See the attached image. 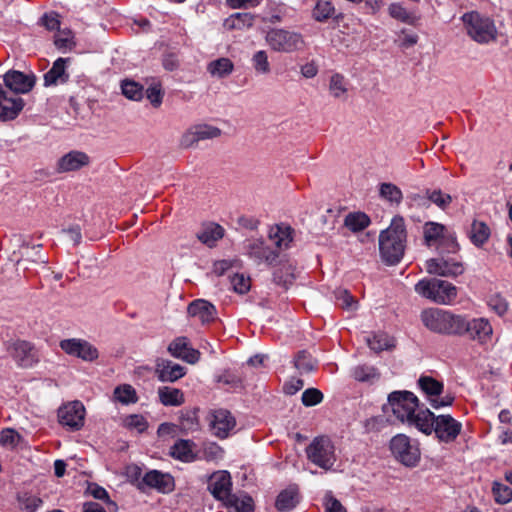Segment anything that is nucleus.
Returning <instances> with one entry per match:
<instances>
[{
    "label": "nucleus",
    "mask_w": 512,
    "mask_h": 512,
    "mask_svg": "<svg viewBox=\"0 0 512 512\" xmlns=\"http://www.w3.org/2000/svg\"><path fill=\"white\" fill-rule=\"evenodd\" d=\"M406 229L402 217H394L390 226L379 235V250L383 261L397 264L404 255Z\"/></svg>",
    "instance_id": "f257e3e1"
},
{
    "label": "nucleus",
    "mask_w": 512,
    "mask_h": 512,
    "mask_svg": "<svg viewBox=\"0 0 512 512\" xmlns=\"http://www.w3.org/2000/svg\"><path fill=\"white\" fill-rule=\"evenodd\" d=\"M423 419H418V430L426 435L435 434L439 442L451 443L456 440L462 430L461 422L449 414L436 416L429 409H424Z\"/></svg>",
    "instance_id": "f03ea898"
},
{
    "label": "nucleus",
    "mask_w": 512,
    "mask_h": 512,
    "mask_svg": "<svg viewBox=\"0 0 512 512\" xmlns=\"http://www.w3.org/2000/svg\"><path fill=\"white\" fill-rule=\"evenodd\" d=\"M418 398L409 391H394L388 396V404L384 410H391L393 415L402 423L414 426L418 429V419H423L424 409H419Z\"/></svg>",
    "instance_id": "7ed1b4c3"
},
{
    "label": "nucleus",
    "mask_w": 512,
    "mask_h": 512,
    "mask_svg": "<svg viewBox=\"0 0 512 512\" xmlns=\"http://www.w3.org/2000/svg\"><path fill=\"white\" fill-rule=\"evenodd\" d=\"M423 325L434 333L457 334L459 332L460 315L439 308H429L421 312Z\"/></svg>",
    "instance_id": "20e7f679"
},
{
    "label": "nucleus",
    "mask_w": 512,
    "mask_h": 512,
    "mask_svg": "<svg viewBox=\"0 0 512 512\" xmlns=\"http://www.w3.org/2000/svg\"><path fill=\"white\" fill-rule=\"evenodd\" d=\"M415 291L425 298L444 305L451 304L457 296L456 286L448 281L436 278L420 280L415 285Z\"/></svg>",
    "instance_id": "39448f33"
},
{
    "label": "nucleus",
    "mask_w": 512,
    "mask_h": 512,
    "mask_svg": "<svg viewBox=\"0 0 512 512\" xmlns=\"http://www.w3.org/2000/svg\"><path fill=\"white\" fill-rule=\"evenodd\" d=\"M467 34L476 42L485 44L496 39L497 29L494 22L476 11L462 16Z\"/></svg>",
    "instance_id": "423d86ee"
},
{
    "label": "nucleus",
    "mask_w": 512,
    "mask_h": 512,
    "mask_svg": "<svg viewBox=\"0 0 512 512\" xmlns=\"http://www.w3.org/2000/svg\"><path fill=\"white\" fill-rule=\"evenodd\" d=\"M265 40L267 45L275 52L293 53L305 47L304 37L301 33L283 28H272L267 31Z\"/></svg>",
    "instance_id": "0eeeda50"
},
{
    "label": "nucleus",
    "mask_w": 512,
    "mask_h": 512,
    "mask_svg": "<svg viewBox=\"0 0 512 512\" xmlns=\"http://www.w3.org/2000/svg\"><path fill=\"white\" fill-rule=\"evenodd\" d=\"M390 451L396 461L412 468L416 467L421 458L419 444L405 434H397L390 440Z\"/></svg>",
    "instance_id": "6e6552de"
},
{
    "label": "nucleus",
    "mask_w": 512,
    "mask_h": 512,
    "mask_svg": "<svg viewBox=\"0 0 512 512\" xmlns=\"http://www.w3.org/2000/svg\"><path fill=\"white\" fill-rule=\"evenodd\" d=\"M307 458L314 465L324 470H330L336 462L335 447L330 438L319 436L306 448Z\"/></svg>",
    "instance_id": "1a4fd4ad"
},
{
    "label": "nucleus",
    "mask_w": 512,
    "mask_h": 512,
    "mask_svg": "<svg viewBox=\"0 0 512 512\" xmlns=\"http://www.w3.org/2000/svg\"><path fill=\"white\" fill-rule=\"evenodd\" d=\"M446 228L444 225L436 222H427L424 226V239L428 246L438 243L437 249L441 254L444 252L456 253L458 244L456 240L450 236H445Z\"/></svg>",
    "instance_id": "9d476101"
},
{
    "label": "nucleus",
    "mask_w": 512,
    "mask_h": 512,
    "mask_svg": "<svg viewBox=\"0 0 512 512\" xmlns=\"http://www.w3.org/2000/svg\"><path fill=\"white\" fill-rule=\"evenodd\" d=\"M418 385L420 389L425 393V395L429 398L430 405L434 409H439L442 407L452 405L454 401V396L451 394H446L443 397L439 398V396L443 393L444 385L442 382L434 379L431 376H421L418 379Z\"/></svg>",
    "instance_id": "9b49d317"
},
{
    "label": "nucleus",
    "mask_w": 512,
    "mask_h": 512,
    "mask_svg": "<svg viewBox=\"0 0 512 512\" xmlns=\"http://www.w3.org/2000/svg\"><path fill=\"white\" fill-rule=\"evenodd\" d=\"M59 346L66 354L86 362H93L99 357L98 349L84 339H64L60 341Z\"/></svg>",
    "instance_id": "f8f14e48"
},
{
    "label": "nucleus",
    "mask_w": 512,
    "mask_h": 512,
    "mask_svg": "<svg viewBox=\"0 0 512 512\" xmlns=\"http://www.w3.org/2000/svg\"><path fill=\"white\" fill-rule=\"evenodd\" d=\"M459 326H461V328H459L457 335L466 334L470 339L477 340L481 343L490 338L492 334V326L488 320L484 318L466 320L464 317L460 316Z\"/></svg>",
    "instance_id": "ddd939ff"
},
{
    "label": "nucleus",
    "mask_w": 512,
    "mask_h": 512,
    "mask_svg": "<svg viewBox=\"0 0 512 512\" xmlns=\"http://www.w3.org/2000/svg\"><path fill=\"white\" fill-rule=\"evenodd\" d=\"M426 270L429 274L442 277H456L464 272V266L453 258L440 256L426 261Z\"/></svg>",
    "instance_id": "4468645a"
},
{
    "label": "nucleus",
    "mask_w": 512,
    "mask_h": 512,
    "mask_svg": "<svg viewBox=\"0 0 512 512\" xmlns=\"http://www.w3.org/2000/svg\"><path fill=\"white\" fill-rule=\"evenodd\" d=\"M85 407L80 401L70 402L58 410L59 422L72 430H79L84 424Z\"/></svg>",
    "instance_id": "2eb2a0df"
},
{
    "label": "nucleus",
    "mask_w": 512,
    "mask_h": 512,
    "mask_svg": "<svg viewBox=\"0 0 512 512\" xmlns=\"http://www.w3.org/2000/svg\"><path fill=\"white\" fill-rule=\"evenodd\" d=\"M8 353L20 367H32L37 361V353L33 345L27 341L17 340L9 344Z\"/></svg>",
    "instance_id": "dca6fc26"
},
{
    "label": "nucleus",
    "mask_w": 512,
    "mask_h": 512,
    "mask_svg": "<svg viewBox=\"0 0 512 512\" xmlns=\"http://www.w3.org/2000/svg\"><path fill=\"white\" fill-rule=\"evenodd\" d=\"M236 425L235 418L225 409L214 410L209 415V426L212 433L220 438L225 439Z\"/></svg>",
    "instance_id": "f3484780"
},
{
    "label": "nucleus",
    "mask_w": 512,
    "mask_h": 512,
    "mask_svg": "<svg viewBox=\"0 0 512 512\" xmlns=\"http://www.w3.org/2000/svg\"><path fill=\"white\" fill-rule=\"evenodd\" d=\"M3 78L5 86L16 94L30 92L36 82L34 74H25L17 70L8 71Z\"/></svg>",
    "instance_id": "a211bd4d"
},
{
    "label": "nucleus",
    "mask_w": 512,
    "mask_h": 512,
    "mask_svg": "<svg viewBox=\"0 0 512 512\" xmlns=\"http://www.w3.org/2000/svg\"><path fill=\"white\" fill-rule=\"evenodd\" d=\"M250 258L257 264L266 263L272 265L278 258V252L264 244L262 239H250L245 245Z\"/></svg>",
    "instance_id": "6ab92c4d"
},
{
    "label": "nucleus",
    "mask_w": 512,
    "mask_h": 512,
    "mask_svg": "<svg viewBox=\"0 0 512 512\" xmlns=\"http://www.w3.org/2000/svg\"><path fill=\"white\" fill-rule=\"evenodd\" d=\"M23 108V99L18 96H9V93L0 85V120H14Z\"/></svg>",
    "instance_id": "aec40b11"
},
{
    "label": "nucleus",
    "mask_w": 512,
    "mask_h": 512,
    "mask_svg": "<svg viewBox=\"0 0 512 512\" xmlns=\"http://www.w3.org/2000/svg\"><path fill=\"white\" fill-rule=\"evenodd\" d=\"M144 486L154 488L162 493H168L174 489V478L168 473L151 470L143 476L139 483V488L142 489Z\"/></svg>",
    "instance_id": "412c9836"
},
{
    "label": "nucleus",
    "mask_w": 512,
    "mask_h": 512,
    "mask_svg": "<svg viewBox=\"0 0 512 512\" xmlns=\"http://www.w3.org/2000/svg\"><path fill=\"white\" fill-rule=\"evenodd\" d=\"M208 489L217 500L225 503L233 495L230 493V474L226 471L213 474L208 483Z\"/></svg>",
    "instance_id": "4be33fe9"
},
{
    "label": "nucleus",
    "mask_w": 512,
    "mask_h": 512,
    "mask_svg": "<svg viewBox=\"0 0 512 512\" xmlns=\"http://www.w3.org/2000/svg\"><path fill=\"white\" fill-rule=\"evenodd\" d=\"M89 163L90 157L86 153L73 150L58 160L56 170L59 173L77 171L82 167L88 166Z\"/></svg>",
    "instance_id": "5701e85b"
},
{
    "label": "nucleus",
    "mask_w": 512,
    "mask_h": 512,
    "mask_svg": "<svg viewBox=\"0 0 512 512\" xmlns=\"http://www.w3.org/2000/svg\"><path fill=\"white\" fill-rule=\"evenodd\" d=\"M155 373L161 382H175L186 374V368L171 360L158 359Z\"/></svg>",
    "instance_id": "b1692460"
},
{
    "label": "nucleus",
    "mask_w": 512,
    "mask_h": 512,
    "mask_svg": "<svg viewBox=\"0 0 512 512\" xmlns=\"http://www.w3.org/2000/svg\"><path fill=\"white\" fill-rule=\"evenodd\" d=\"M168 351L173 357L182 359L190 364L196 363L200 358L199 351L191 348L185 337H178L173 340L168 346Z\"/></svg>",
    "instance_id": "393cba45"
},
{
    "label": "nucleus",
    "mask_w": 512,
    "mask_h": 512,
    "mask_svg": "<svg viewBox=\"0 0 512 512\" xmlns=\"http://www.w3.org/2000/svg\"><path fill=\"white\" fill-rule=\"evenodd\" d=\"M221 135V130L210 125H197L191 128L182 138V144L186 147L200 140L213 139Z\"/></svg>",
    "instance_id": "a878e982"
},
{
    "label": "nucleus",
    "mask_w": 512,
    "mask_h": 512,
    "mask_svg": "<svg viewBox=\"0 0 512 512\" xmlns=\"http://www.w3.org/2000/svg\"><path fill=\"white\" fill-rule=\"evenodd\" d=\"M188 314L201 323L206 324L215 320L217 311L212 303L198 299L189 304Z\"/></svg>",
    "instance_id": "bb28decb"
},
{
    "label": "nucleus",
    "mask_w": 512,
    "mask_h": 512,
    "mask_svg": "<svg viewBox=\"0 0 512 512\" xmlns=\"http://www.w3.org/2000/svg\"><path fill=\"white\" fill-rule=\"evenodd\" d=\"M68 58H58L52 65L51 69L44 74V86H54L66 83L69 74L66 72V63Z\"/></svg>",
    "instance_id": "cd10ccee"
},
{
    "label": "nucleus",
    "mask_w": 512,
    "mask_h": 512,
    "mask_svg": "<svg viewBox=\"0 0 512 512\" xmlns=\"http://www.w3.org/2000/svg\"><path fill=\"white\" fill-rule=\"evenodd\" d=\"M194 442L191 440L179 439L170 448V455L182 462H192L196 456L193 452Z\"/></svg>",
    "instance_id": "c85d7f7f"
},
{
    "label": "nucleus",
    "mask_w": 512,
    "mask_h": 512,
    "mask_svg": "<svg viewBox=\"0 0 512 512\" xmlns=\"http://www.w3.org/2000/svg\"><path fill=\"white\" fill-rule=\"evenodd\" d=\"M299 503V493L295 486H290L281 491L276 498L275 506L279 511H289Z\"/></svg>",
    "instance_id": "c756f323"
},
{
    "label": "nucleus",
    "mask_w": 512,
    "mask_h": 512,
    "mask_svg": "<svg viewBox=\"0 0 512 512\" xmlns=\"http://www.w3.org/2000/svg\"><path fill=\"white\" fill-rule=\"evenodd\" d=\"M158 397L164 406H180L185 401L184 394L180 389L169 386L159 387Z\"/></svg>",
    "instance_id": "7c9ffc66"
},
{
    "label": "nucleus",
    "mask_w": 512,
    "mask_h": 512,
    "mask_svg": "<svg viewBox=\"0 0 512 512\" xmlns=\"http://www.w3.org/2000/svg\"><path fill=\"white\" fill-rule=\"evenodd\" d=\"M229 512H253V499L247 495H235L233 494L224 503Z\"/></svg>",
    "instance_id": "2f4dec72"
},
{
    "label": "nucleus",
    "mask_w": 512,
    "mask_h": 512,
    "mask_svg": "<svg viewBox=\"0 0 512 512\" xmlns=\"http://www.w3.org/2000/svg\"><path fill=\"white\" fill-rule=\"evenodd\" d=\"M224 236V229L219 224L210 223L197 234V238L203 244L212 247Z\"/></svg>",
    "instance_id": "473e14b6"
},
{
    "label": "nucleus",
    "mask_w": 512,
    "mask_h": 512,
    "mask_svg": "<svg viewBox=\"0 0 512 512\" xmlns=\"http://www.w3.org/2000/svg\"><path fill=\"white\" fill-rule=\"evenodd\" d=\"M234 64L229 58H219L210 62L207 71L217 78H224L233 72Z\"/></svg>",
    "instance_id": "72a5a7b5"
},
{
    "label": "nucleus",
    "mask_w": 512,
    "mask_h": 512,
    "mask_svg": "<svg viewBox=\"0 0 512 512\" xmlns=\"http://www.w3.org/2000/svg\"><path fill=\"white\" fill-rule=\"evenodd\" d=\"M490 236V229L482 221H473L469 232L471 242L476 246H482Z\"/></svg>",
    "instance_id": "f704fd0d"
},
{
    "label": "nucleus",
    "mask_w": 512,
    "mask_h": 512,
    "mask_svg": "<svg viewBox=\"0 0 512 512\" xmlns=\"http://www.w3.org/2000/svg\"><path fill=\"white\" fill-rule=\"evenodd\" d=\"M317 361L307 351H299L294 358V367L300 374L313 372L316 368Z\"/></svg>",
    "instance_id": "c9c22d12"
},
{
    "label": "nucleus",
    "mask_w": 512,
    "mask_h": 512,
    "mask_svg": "<svg viewBox=\"0 0 512 512\" xmlns=\"http://www.w3.org/2000/svg\"><path fill=\"white\" fill-rule=\"evenodd\" d=\"M334 297L336 305L346 311L352 312L358 308L357 300L347 289L337 288Z\"/></svg>",
    "instance_id": "e433bc0d"
},
{
    "label": "nucleus",
    "mask_w": 512,
    "mask_h": 512,
    "mask_svg": "<svg viewBox=\"0 0 512 512\" xmlns=\"http://www.w3.org/2000/svg\"><path fill=\"white\" fill-rule=\"evenodd\" d=\"M254 15L248 12H238L230 15L225 21V25L230 29L249 28L254 23Z\"/></svg>",
    "instance_id": "4c0bfd02"
},
{
    "label": "nucleus",
    "mask_w": 512,
    "mask_h": 512,
    "mask_svg": "<svg viewBox=\"0 0 512 512\" xmlns=\"http://www.w3.org/2000/svg\"><path fill=\"white\" fill-rule=\"evenodd\" d=\"M345 77L339 73H334L329 80V92L337 99L345 98L348 91Z\"/></svg>",
    "instance_id": "58836bf2"
},
{
    "label": "nucleus",
    "mask_w": 512,
    "mask_h": 512,
    "mask_svg": "<svg viewBox=\"0 0 512 512\" xmlns=\"http://www.w3.org/2000/svg\"><path fill=\"white\" fill-rule=\"evenodd\" d=\"M366 342L369 348L375 352H381L394 347V341L385 333H378L372 337H367Z\"/></svg>",
    "instance_id": "ea45409f"
},
{
    "label": "nucleus",
    "mask_w": 512,
    "mask_h": 512,
    "mask_svg": "<svg viewBox=\"0 0 512 512\" xmlns=\"http://www.w3.org/2000/svg\"><path fill=\"white\" fill-rule=\"evenodd\" d=\"M123 95L133 101H139L144 96V88L141 84L134 80H123L121 83Z\"/></svg>",
    "instance_id": "a19ab883"
},
{
    "label": "nucleus",
    "mask_w": 512,
    "mask_h": 512,
    "mask_svg": "<svg viewBox=\"0 0 512 512\" xmlns=\"http://www.w3.org/2000/svg\"><path fill=\"white\" fill-rule=\"evenodd\" d=\"M389 14L392 18L397 19L409 25H415L418 17L408 12L401 4L392 3L389 8Z\"/></svg>",
    "instance_id": "79ce46f5"
},
{
    "label": "nucleus",
    "mask_w": 512,
    "mask_h": 512,
    "mask_svg": "<svg viewBox=\"0 0 512 512\" xmlns=\"http://www.w3.org/2000/svg\"><path fill=\"white\" fill-rule=\"evenodd\" d=\"M370 224L369 217L364 213H350L345 218V225L354 232L362 231Z\"/></svg>",
    "instance_id": "37998d69"
},
{
    "label": "nucleus",
    "mask_w": 512,
    "mask_h": 512,
    "mask_svg": "<svg viewBox=\"0 0 512 512\" xmlns=\"http://www.w3.org/2000/svg\"><path fill=\"white\" fill-rule=\"evenodd\" d=\"M269 238L279 249L286 248L292 241L290 228L282 229L280 226H276L270 230Z\"/></svg>",
    "instance_id": "c03bdc74"
},
{
    "label": "nucleus",
    "mask_w": 512,
    "mask_h": 512,
    "mask_svg": "<svg viewBox=\"0 0 512 512\" xmlns=\"http://www.w3.org/2000/svg\"><path fill=\"white\" fill-rule=\"evenodd\" d=\"M18 502L20 508L27 512H35L39 507L42 506L43 501L36 495L30 493H22L18 495Z\"/></svg>",
    "instance_id": "a18cd8bd"
},
{
    "label": "nucleus",
    "mask_w": 512,
    "mask_h": 512,
    "mask_svg": "<svg viewBox=\"0 0 512 512\" xmlns=\"http://www.w3.org/2000/svg\"><path fill=\"white\" fill-rule=\"evenodd\" d=\"M114 397L122 404H130L137 402L135 389L128 384L121 385L115 388Z\"/></svg>",
    "instance_id": "49530a36"
},
{
    "label": "nucleus",
    "mask_w": 512,
    "mask_h": 512,
    "mask_svg": "<svg viewBox=\"0 0 512 512\" xmlns=\"http://www.w3.org/2000/svg\"><path fill=\"white\" fill-rule=\"evenodd\" d=\"M334 13V7L328 0H318L314 10L313 17L316 21L323 22L330 18Z\"/></svg>",
    "instance_id": "de8ad7c7"
},
{
    "label": "nucleus",
    "mask_w": 512,
    "mask_h": 512,
    "mask_svg": "<svg viewBox=\"0 0 512 512\" xmlns=\"http://www.w3.org/2000/svg\"><path fill=\"white\" fill-rule=\"evenodd\" d=\"M273 280L276 284L288 287L294 280V274L290 265H283L273 273Z\"/></svg>",
    "instance_id": "09e8293b"
},
{
    "label": "nucleus",
    "mask_w": 512,
    "mask_h": 512,
    "mask_svg": "<svg viewBox=\"0 0 512 512\" xmlns=\"http://www.w3.org/2000/svg\"><path fill=\"white\" fill-rule=\"evenodd\" d=\"M380 196L392 203L399 204L403 195L399 187L392 183H383L380 186Z\"/></svg>",
    "instance_id": "8fccbe9b"
},
{
    "label": "nucleus",
    "mask_w": 512,
    "mask_h": 512,
    "mask_svg": "<svg viewBox=\"0 0 512 512\" xmlns=\"http://www.w3.org/2000/svg\"><path fill=\"white\" fill-rule=\"evenodd\" d=\"M215 381L232 389L242 387L241 377L229 370H225L223 373L217 375Z\"/></svg>",
    "instance_id": "3c124183"
},
{
    "label": "nucleus",
    "mask_w": 512,
    "mask_h": 512,
    "mask_svg": "<svg viewBox=\"0 0 512 512\" xmlns=\"http://www.w3.org/2000/svg\"><path fill=\"white\" fill-rule=\"evenodd\" d=\"M230 277L232 289L238 294H245L250 290L251 280L244 274L236 273Z\"/></svg>",
    "instance_id": "603ef678"
},
{
    "label": "nucleus",
    "mask_w": 512,
    "mask_h": 512,
    "mask_svg": "<svg viewBox=\"0 0 512 512\" xmlns=\"http://www.w3.org/2000/svg\"><path fill=\"white\" fill-rule=\"evenodd\" d=\"M21 439L20 434L11 428L3 429L0 432V444L5 447L13 449L19 445Z\"/></svg>",
    "instance_id": "864d4df0"
},
{
    "label": "nucleus",
    "mask_w": 512,
    "mask_h": 512,
    "mask_svg": "<svg viewBox=\"0 0 512 512\" xmlns=\"http://www.w3.org/2000/svg\"><path fill=\"white\" fill-rule=\"evenodd\" d=\"M427 199L437 205L441 209H446L452 202V197L449 194L443 193L441 190H427Z\"/></svg>",
    "instance_id": "5fc2aeb1"
},
{
    "label": "nucleus",
    "mask_w": 512,
    "mask_h": 512,
    "mask_svg": "<svg viewBox=\"0 0 512 512\" xmlns=\"http://www.w3.org/2000/svg\"><path fill=\"white\" fill-rule=\"evenodd\" d=\"M492 491L495 501L499 504H506L512 500V489L504 484L495 482Z\"/></svg>",
    "instance_id": "6e6d98bb"
},
{
    "label": "nucleus",
    "mask_w": 512,
    "mask_h": 512,
    "mask_svg": "<svg viewBox=\"0 0 512 512\" xmlns=\"http://www.w3.org/2000/svg\"><path fill=\"white\" fill-rule=\"evenodd\" d=\"M253 67L257 73L268 74L270 72V64L267 53L263 50L257 51L252 58Z\"/></svg>",
    "instance_id": "4d7b16f0"
},
{
    "label": "nucleus",
    "mask_w": 512,
    "mask_h": 512,
    "mask_svg": "<svg viewBox=\"0 0 512 512\" xmlns=\"http://www.w3.org/2000/svg\"><path fill=\"white\" fill-rule=\"evenodd\" d=\"M352 375L355 380L364 382L377 377L376 369L372 366L359 365L353 369Z\"/></svg>",
    "instance_id": "13d9d810"
},
{
    "label": "nucleus",
    "mask_w": 512,
    "mask_h": 512,
    "mask_svg": "<svg viewBox=\"0 0 512 512\" xmlns=\"http://www.w3.org/2000/svg\"><path fill=\"white\" fill-rule=\"evenodd\" d=\"M301 400L306 407L315 406L323 400V394L316 388H308L302 393Z\"/></svg>",
    "instance_id": "bf43d9fd"
},
{
    "label": "nucleus",
    "mask_w": 512,
    "mask_h": 512,
    "mask_svg": "<svg viewBox=\"0 0 512 512\" xmlns=\"http://www.w3.org/2000/svg\"><path fill=\"white\" fill-rule=\"evenodd\" d=\"M145 95L154 107H159L163 100V91L161 88V84L160 83L151 84L147 88Z\"/></svg>",
    "instance_id": "052dcab7"
},
{
    "label": "nucleus",
    "mask_w": 512,
    "mask_h": 512,
    "mask_svg": "<svg viewBox=\"0 0 512 512\" xmlns=\"http://www.w3.org/2000/svg\"><path fill=\"white\" fill-rule=\"evenodd\" d=\"M125 425L128 428L136 429L138 432H143L147 429L148 424L145 418L141 415L133 414L125 419Z\"/></svg>",
    "instance_id": "680f3d73"
},
{
    "label": "nucleus",
    "mask_w": 512,
    "mask_h": 512,
    "mask_svg": "<svg viewBox=\"0 0 512 512\" xmlns=\"http://www.w3.org/2000/svg\"><path fill=\"white\" fill-rule=\"evenodd\" d=\"M87 492L90 495H92L95 499L106 500L109 506L116 508V503L109 499L108 493L103 487L97 484H90L88 486Z\"/></svg>",
    "instance_id": "e2e57ef3"
},
{
    "label": "nucleus",
    "mask_w": 512,
    "mask_h": 512,
    "mask_svg": "<svg viewBox=\"0 0 512 512\" xmlns=\"http://www.w3.org/2000/svg\"><path fill=\"white\" fill-rule=\"evenodd\" d=\"M324 506L326 512H347L345 507L337 500L331 492L326 493L324 497Z\"/></svg>",
    "instance_id": "0e129e2a"
},
{
    "label": "nucleus",
    "mask_w": 512,
    "mask_h": 512,
    "mask_svg": "<svg viewBox=\"0 0 512 512\" xmlns=\"http://www.w3.org/2000/svg\"><path fill=\"white\" fill-rule=\"evenodd\" d=\"M72 35L70 31L60 32L55 36L54 44L58 49H67L72 45Z\"/></svg>",
    "instance_id": "69168bd1"
},
{
    "label": "nucleus",
    "mask_w": 512,
    "mask_h": 512,
    "mask_svg": "<svg viewBox=\"0 0 512 512\" xmlns=\"http://www.w3.org/2000/svg\"><path fill=\"white\" fill-rule=\"evenodd\" d=\"M489 306L498 314L503 315L508 309L506 300L500 296L491 297L489 300Z\"/></svg>",
    "instance_id": "338daca9"
},
{
    "label": "nucleus",
    "mask_w": 512,
    "mask_h": 512,
    "mask_svg": "<svg viewBox=\"0 0 512 512\" xmlns=\"http://www.w3.org/2000/svg\"><path fill=\"white\" fill-rule=\"evenodd\" d=\"M304 386V382L298 378H291L283 386V390L287 395H294Z\"/></svg>",
    "instance_id": "774afa93"
}]
</instances>
